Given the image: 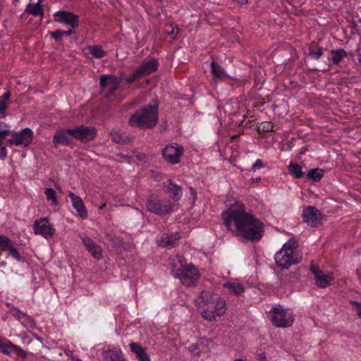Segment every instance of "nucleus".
I'll list each match as a JSON object with an SVG mask.
<instances>
[{
    "instance_id": "obj_23",
    "label": "nucleus",
    "mask_w": 361,
    "mask_h": 361,
    "mask_svg": "<svg viewBox=\"0 0 361 361\" xmlns=\"http://www.w3.org/2000/svg\"><path fill=\"white\" fill-rule=\"evenodd\" d=\"M130 348L140 361H150L149 356L147 353L145 348H142L140 343L132 342L130 344Z\"/></svg>"
},
{
    "instance_id": "obj_49",
    "label": "nucleus",
    "mask_w": 361,
    "mask_h": 361,
    "mask_svg": "<svg viewBox=\"0 0 361 361\" xmlns=\"http://www.w3.org/2000/svg\"><path fill=\"white\" fill-rule=\"evenodd\" d=\"M170 27L171 28V30H167V32L169 35H173L175 34V27L173 26V25H171Z\"/></svg>"
},
{
    "instance_id": "obj_44",
    "label": "nucleus",
    "mask_w": 361,
    "mask_h": 361,
    "mask_svg": "<svg viewBox=\"0 0 361 361\" xmlns=\"http://www.w3.org/2000/svg\"><path fill=\"white\" fill-rule=\"evenodd\" d=\"M261 127L264 131H269L271 129L270 123L266 122L261 124Z\"/></svg>"
},
{
    "instance_id": "obj_41",
    "label": "nucleus",
    "mask_w": 361,
    "mask_h": 361,
    "mask_svg": "<svg viewBox=\"0 0 361 361\" xmlns=\"http://www.w3.org/2000/svg\"><path fill=\"white\" fill-rule=\"evenodd\" d=\"M12 308L13 309V310H15L16 312L15 314H13V316L18 320H20L22 316L25 317L29 319H30V317L26 313L23 312L22 311L18 310L17 307H12Z\"/></svg>"
},
{
    "instance_id": "obj_30",
    "label": "nucleus",
    "mask_w": 361,
    "mask_h": 361,
    "mask_svg": "<svg viewBox=\"0 0 361 361\" xmlns=\"http://www.w3.org/2000/svg\"><path fill=\"white\" fill-rule=\"evenodd\" d=\"M25 12L34 16H43V6L39 4H29L26 7Z\"/></svg>"
},
{
    "instance_id": "obj_31",
    "label": "nucleus",
    "mask_w": 361,
    "mask_h": 361,
    "mask_svg": "<svg viewBox=\"0 0 361 361\" xmlns=\"http://www.w3.org/2000/svg\"><path fill=\"white\" fill-rule=\"evenodd\" d=\"M11 130L8 129H0V159H4L7 157V149L3 145V140L8 135H10Z\"/></svg>"
},
{
    "instance_id": "obj_47",
    "label": "nucleus",
    "mask_w": 361,
    "mask_h": 361,
    "mask_svg": "<svg viewBox=\"0 0 361 361\" xmlns=\"http://www.w3.org/2000/svg\"><path fill=\"white\" fill-rule=\"evenodd\" d=\"M190 193L193 197V202H195L197 199V192L193 188H190Z\"/></svg>"
},
{
    "instance_id": "obj_45",
    "label": "nucleus",
    "mask_w": 361,
    "mask_h": 361,
    "mask_svg": "<svg viewBox=\"0 0 361 361\" xmlns=\"http://www.w3.org/2000/svg\"><path fill=\"white\" fill-rule=\"evenodd\" d=\"M199 348L198 343H193L189 346L188 349L190 352L195 353Z\"/></svg>"
},
{
    "instance_id": "obj_9",
    "label": "nucleus",
    "mask_w": 361,
    "mask_h": 361,
    "mask_svg": "<svg viewBox=\"0 0 361 361\" xmlns=\"http://www.w3.org/2000/svg\"><path fill=\"white\" fill-rule=\"evenodd\" d=\"M12 138L8 139L7 142L11 145L27 147L33 140V132L30 128H25L20 132H12Z\"/></svg>"
},
{
    "instance_id": "obj_51",
    "label": "nucleus",
    "mask_w": 361,
    "mask_h": 361,
    "mask_svg": "<svg viewBox=\"0 0 361 361\" xmlns=\"http://www.w3.org/2000/svg\"><path fill=\"white\" fill-rule=\"evenodd\" d=\"M249 121H245V120L241 121L239 123V126H247Z\"/></svg>"
},
{
    "instance_id": "obj_19",
    "label": "nucleus",
    "mask_w": 361,
    "mask_h": 361,
    "mask_svg": "<svg viewBox=\"0 0 361 361\" xmlns=\"http://www.w3.org/2000/svg\"><path fill=\"white\" fill-rule=\"evenodd\" d=\"M71 128L61 130L57 131L53 137V144L56 147L59 145H62L65 146H71L72 144V140L70 137Z\"/></svg>"
},
{
    "instance_id": "obj_29",
    "label": "nucleus",
    "mask_w": 361,
    "mask_h": 361,
    "mask_svg": "<svg viewBox=\"0 0 361 361\" xmlns=\"http://www.w3.org/2000/svg\"><path fill=\"white\" fill-rule=\"evenodd\" d=\"M168 192L175 201H178L182 195V188L169 180Z\"/></svg>"
},
{
    "instance_id": "obj_3",
    "label": "nucleus",
    "mask_w": 361,
    "mask_h": 361,
    "mask_svg": "<svg viewBox=\"0 0 361 361\" xmlns=\"http://www.w3.org/2000/svg\"><path fill=\"white\" fill-rule=\"evenodd\" d=\"M297 247V242L293 239L284 243L274 256L277 265L283 269H288L291 265L299 263L302 257L298 253Z\"/></svg>"
},
{
    "instance_id": "obj_35",
    "label": "nucleus",
    "mask_w": 361,
    "mask_h": 361,
    "mask_svg": "<svg viewBox=\"0 0 361 361\" xmlns=\"http://www.w3.org/2000/svg\"><path fill=\"white\" fill-rule=\"evenodd\" d=\"M87 49L89 50L90 54L96 59H102L106 55L105 51L100 46L98 45L87 46Z\"/></svg>"
},
{
    "instance_id": "obj_17",
    "label": "nucleus",
    "mask_w": 361,
    "mask_h": 361,
    "mask_svg": "<svg viewBox=\"0 0 361 361\" xmlns=\"http://www.w3.org/2000/svg\"><path fill=\"white\" fill-rule=\"evenodd\" d=\"M33 226L36 234H40L46 238L52 236L54 233V229L47 218L35 221Z\"/></svg>"
},
{
    "instance_id": "obj_42",
    "label": "nucleus",
    "mask_w": 361,
    "mask_h": 361,
    "mask_svg": "<svg viewBox=\"0 0 361 361\" xmlns=\"http://www.w3.org/2000/svg\"><path fill=\"white\" fill-rule=\"evenodd\" d=\"M350 303L355 307L357 310V315L361 318V302L357 301H351Z\"/></svg>"
},
{
    "instance_id": "obj_10",
    "label": "nucleus",
    "mask_w": 361,
    "mask_h": 361,
    "mask_svg": "<svg viewBox=\"0 0 361 361\" xmlns=\"http://www.w3.org/2000/svg\"><path fill=\"white\" fill-rule=\"evenodd\" d=\"M147 210L159 216H164L172 212L173 207L171 202L163 203L154 197H151L146 203Z\"/></svg>"
},
{
    "instance_id": "obj_52",
    "label": "nucleus",
    "mask_w": 361,
    "mask_h": 361,
    "mask_svg": "<svg viewBox=\"0 0 361 361\" xmlns=\"http://www.w3.org/2000/svg\"><path fill=\"white\" fill-rule=\"evenodd\" d=\"M54 187H55V188H56V189H57L60 192H61V193L63 192H62V188H61V187L60 186V185H59V183H54Z\"/></svg>"
},
{
    "instance_id": "obj_54",
    "label": "nucleus",
    "mask_w": 361,
    "mask_h": 361,
    "mask_svg": "<svg viewBox=\"0 0 361 361\" xmlns=\"http://www.w3.org/2000/svg\"><path fill=\"white\" fill-rule=\"evenodd\" d=\"M235 85L233 86V87L235 88H239L240 87V85L242 84L241 82H235ZM243 85H245V83H243Z\"/></svg>"
},
{
    "instance_id": "obj_8",
    "label": "nucleus",
    "mask_w": 361,
    "mask_h": 361,
    "mask_svg": "<svg viewBox=\"0 0 361 361\" xmlns=\"http://www.w3.org/2000/svg\"><path fill=\"white\" fill-rule=\"evenodd\" d=\"M305 223L311 227H318L322 224L323 214L314 206L305 207L302 212Z\"/></svg>"
},
{
    "instance_id": "obj_1",
    "label": "nucleus",
    "mask_w": 361,
    "mask_h": 361,
    "mask_svg": "<svg viewBox=\"0 0 361 361\" xmlns=\"http://www.w3.org/2000/svg\"><path fill=\"white\" fill-rule=\"evenodd\" d=\"M222 217L226 226L241 238L242 242L259 241L264 233V224L244 209L224 212Z\"/></svg>"
},
{
    "instance_id": "obj_22",
    "label": "nucleus",
    "mask_w": 361,
    "mask_h": 361,
    "mask_svg": "<svg viewBox=\"0 0 361 361\" xmlns=\"http://www.w3.org/2000/svg\"><path fill=\"white\" fill-rule=\"evenodd\" d=\"M211 73L212 75V79L214 82H218L219 80H224L228 79L227 75L224 70L214 61H212L210 63Z\"/></svg>"
},
{
    "instance_id": "obj_11",
    "label": "nucleus",
    "mask_w": 361,
    "mask_h": 361,
    "mask_svg": "<svg viewBox=\"0 0 361 361\" xmlns=\"http://www.w3.org/2000/svg\"><path fill=\"white\" fill-rule=\"evenodd\" d=\"M184 152L183 147L178 144L168 145L163 149L161 154L163 158L171 164H176L180 161V157Z\"/></svg>"
},
{
    "instance_id": "obj_6",
    "label": "nucleus",
    "mask_w": 361,
    "mask_h": 361,
    "mask_svg": "<svg viewBox=\"0 0 361 361\" xmlns=\"http://www.w3.org/2000/svg\"><path fill=\"white\" fill-rule=\"evenodd\" d=\"M173 276L179 279L183 285L190 287L195 286L200 274L197 268L190 264L185 266L180 272L176 273Z\"/></svg>"
},
{
    "instance_id": "obj_27",
    "label": "nucleus",
    "mask_w": 361,
    "mask_h": 361,
    "mask_svg": "<svg viewBox=\"0 0 361 361\" xmlns=\"http://www.w3.org/2000/svg\"><path fill=\"white\" fill-rule=\"evenodd\" d=\"M111 137L112 141L117 144H127L130 142L129 137L125 133L115 130L111 133Z\"/></svg>"
},
{
    "instance_id": "obj_20",
    "label": "nucleus",
    "mask_w": 361,
    "mask_h": 361,
    "mask_svg": "<svg viewBox=\"0 0 361 361\" xmlns=\"http://www.w3.org/2000/svg\"><path fill=\"white\" fill-rule=\"evenodd\" d=\"M68 196L71 200L73 207L76 210L79 216L82 219H86L87 212L82 198L72 192H69Z\"/></svg>"
},
{
    "instance_id": "obj_21",
    "label": "nucleus",
    "mask_w": 361,
    "mask_h": 361,
    "mask_svg": "<svg viewBox=\"0 0 361 361\" xmlns=\"http://www.w3.org/2000/svg\"><path fill=\"white\" fill-rule=\"evenodd\" d=\"M180 238V235L178 233L173 234L164 233L161 235L159 245L160 246L171 248L174 247L177 241Z\"/></svg>"
},
{
    "instance_id": "obj_13",
    "label": "nucleus",
    "mask_w": 361,
    "mask_h": 361,
    "mask_svg": "<svg viewBox=\"0 0 361 361\" xmlns=\"http://www.w3.org/2000/svg\"><path fill=\"white\" fill-rule=\"evenodd\" d=\"M310 271L313 274L315 284L321 288H325L331 284L334 281V275L331 272L324 274V271L314 264L310 267Z\"/></svg>"
},
{
    "instance_id": "obj_43",
    "label": "nucleus",
    "mask_w": 361,
    "mask_h": 361,
    "mask_svg": "<svg viewBox=\"0 0 361 361\" xmlns=\"http://www.w3.org/2000/svg\"><path fill=\"white\" fill-rule=\"evenodd\" d=\"M264 166V163L262 161L259 159H257V161L255 162V164L252 165V169L255 171L257 169H259Z\"/></svg>"
},
{
    "instance_id": "obj_2",
    "label": "nucleus",
    "mask_w": 361,
    "mask_h": 361,
    "mask_svg": "<svg viewBox=\"0 0 361 361\" xmlns=\"http://www.w3.org/2000/svg\"><path fill=\"white\" fill-rule=\"evenodd\" d=\"M158 98L154 99V104H147L137 109L129 119V124L141 129L152 128L158 122Z\"/></svg>"
},
{
    "instance_id": "obj_56",
    "label": "nucleus",
    "mask_w": 361,
    "mask_h": 361,
    "mask_svg": "<svg viewBox=\"0 0 361 361\" xmlns=\"http://www.w3.org/2000/svg\"><path fill=\"white\" fill-rule=\"evenodd\" d=\"M358 62H359V64L361 66V54L358 56Z\"/></svg>"
},
{
    "instance_id": "obj_26",
    "label": "nucleus",
    "mask_w": 361,
    "mask_h": 361,
    "mask_svg": "<svg viewBox=\"0 0 361 361\" xmlns=\"http://www.w3.org/2000/svg\"><path fill=\"white\" fill-rule=\"evenodd\" d=\"M214 295H217V294L204 290L198 298L197 302L200 300V302H202L203 305L206 306V307H209L214 305V300L213 298Z\"/></svg>"
},
{
    "instance_id": "obj_28",
    "label": "nucleus",
    "mask_w": 361,
    "mask_h": 361,
    "mask_svg": "<svg viewBox=\"0 0 361 361\" xmlns=\"http://www.w3.org/2000/svg\"><path fill=\"white\" fill-rule=\"evenodd\" d=\"M11 96V92H5V93L0 97V118H5L6 116L5 111L10 102Z\"/></svg>"
},
{
    "instance_id": "obj_48",
    "label": "nucleus",
    "mask_w": 361,
    "mask_h": 361,
    "mask_svg": "<svg viewBox=\"0 0 361 361\" xmlns=\"http://www.w3.org/2000/svg\"><path fill=\"white\" fill-rule=\"evenodd\" d=\"M0 129H8L9 130V126L4 123L2 122H0Z\"/></svg>"
},
{
    "instance_id": "obj_15",
    "label": "nucleus",
    "mask_w": 361,
    "mask_h": 361,
    "mask_svg": "<svg viewBox=\"0 0 361 361\" xmlns=\"http://www.w3.org/2000/svg\"><path fill=\"white\" fill-rule=\"evenodd\" d=\"M124 74H121L119 76L115 75H102L100 77L99 85L101 88H109L110 90H117L121 83L124 80Z\"/></svg>"
},
{
    "instance_id": "obj_38",
    "label": "nucleus",
    "mask_w": 361,
    "mask_h": 361,
    "mask_svg": "<svg viewBox=\"0 0 361 361\" xmlns=\"http://www.w3.org/2000/svg\"><path fill=\"white\" fill-rule=\"evenodd\" d=\"M44 194L48 200L51 201V204L54 206H56L59 204V202L56 198V192L54 189L49 188H47L44 191Z\"/></svg>"
},
{
    "instance_id": "obj_33",
    "label": "nucleus",
    "mask_w": 361,
    "mask_h": 361,
    "mask_svg": "<svg viewBox=\"0 0 361 361\" xmlns=\"http://www.w3.org/2000/svg\"><path fill=\"white\" fill-rule=\"evenodd\" d=\"M323 176L324 171L319 168L311 169L306 175L308 180H311L314 182L319 181Z\"/></svg>"
},
{
    "instance_id": "obj_55",
    "label": "nucleus",
    "mask_w": 361,
    "mask_h": 361,
    "mask_svg": "<svg viewBox=\"0 0 361 361\" xmlns=\"http://www.w3.org/2000/svg\"><path fill=\"white\" fill-rule=\"evenodd\" d=\"M252 182H256V183H259L260 180H261V178H251L250 180Z\"/></svg>"
},
{
    "instance_id": "obj_37",
    "label": "nucleus",
    "mask_w": 361,
    "mask_h": 361,
    "mask_svg": "<svg viewBox=\"0 0 361 361\" xmlns=\"http://www.w3.org/2000/svg\"><path fill=\"white\" fill-rule=\"evenodd\" d=\"M106 361H126L122 356L121 352L109 350L105 355Z\"/></svg>"
},
{
    "instance_id": "obj_46",
    "label": "nucleus",
    "mask_w": 361,
    "mask_h": 361,
    "mask_svg": "<svg viewBox=\"0 0 361 361\" xmlns=\"http://www.w3.org/2000/svg\"><path fill=\"white\" fill-rule=\"evenodd\" d=\"M257 360L259 361H266L267 360V356L265 353H262L257 355Z\"/></svg>"
},
{
    "instance_id": "obj_57",
    "label": "nucleus",
    "mask_w": 361,
    "mask_h": 361,
    "mask_svg": "<svg viewBox=\"0 0 361 361\" xmlns=\"http://www.w3.org/2000/svg\"><path fill=\"white\" fill-rule=\"evenodd\" d=\"M6 305H7V307H10V308H11V310H13V309L12 308V307H13V306H11L10 303H7V304H6Z\"/></svg>"
},
{
    "instance_id": "obj_5",
    "label": "nucleus",
    "mask_w": 361,
    "mask_h": 361,
    "mask_svg": "<svg viewBox=\"0 0 361 361\" xmlns=\"http://www.w3.org/2000/svg\"><path fill=\"white\" fill-rule=\"evenodd\" d=\"M70 133L71 137L86 144L94 140L97 135V129L94 126L79 125L71 128Z\"/></svg>"
},
{
    "instance_id": "obj_12",
    "label": "nucleus",
    "mask_w": 361,
    "mask_h": 361,
    "mask_svg": "<svg viewBox=\"0 0 361 361\" xmlns=\"http://www.w3.org/2000/svg\"><path fill=\"white\" fill-rule=\"evenodd\" d=\"M0 252H7L8 255L19 262L24 263L25 259L20 255L18 250L14 247L13 242L4 235H0Z\"/></svg>"
},
{
    "instance_id": "obj_58",
    "label": "nucleus",
    "mask_w": 361,
    "mask_h": 361,
    "mask_svg": "<svg viewBox=\"0 0 361 361\" xmlns=\"http://www.w3.org/2000/svg\"><path fill=\"white\" fill-rule=\"evenodd\" d=\"M43 0H38L37 3V4H41V3L42 2Z\"/></svg>"
},
{
    "instance_id": "obj_34",
    "label": "nucleus",
    "mask_w": 361,
    "mask_h": 361,
    "mask_svg": "<svg viewBox=\"0 0 361 361\" xmlns=\"http://www.w3.org/2000/svg\"><path fill=\"white\" fill-rule=\"evenodd\" d=\"M224 286L231 290L235 295H239L244 291L242 284L236 282L228 281L225 283Z\"/></svg>"
},
{
    "instance_id": "obj_16",
    "label": "nucleus",
    "mask_w": 361,
    "mask_h": 361,
    "mask_svg": "<svg viewBox=\"0 0 361 361\" xmlns=\"http://www.w3.org/2000/svg\"><path fill=\"white\" fill-rule=\"evenodd\" d=\"M16 352L17 355L25 359L27 353L20 346L13 344L11 341L6 339H0V353L6 355H11L13 353Z\"/></svg>"
},
{
    "instance_id": "obj_36",
    "label": "nucleus",
    "mask_w": 361,
    "mask_h": 361,
    "mask_svg": "<svg viewBox=\"0 0 361 361\" xmlns=\"http://www.w3.org/2000/svg\"><path fill=\"white\" fill-rule=\"evenodd\" d=\"M73 33V30H57L50 32V35L57 42H60L63 36H70Z\"/></svg>"
},
{
    "instance_id": "obj_7",
    "label": "nucleus",
    "mask_w": 361,
    "mask_h": 361,
    "mask_svg": "<svg viewBox=\"0 0 361 361\" xmlns=\"http://www.w3.org/2000/svg\"><path fill=\"white\" fill-rule=\"evenodd\" d=\"M158 65V61L155 59L144 61L129 77L126 78V83H132L142 76L153 73L157 69Z\"/></svg>"
},
{
    "instance_id": "obj_18",
    "label": "nucleus",
    "mask_w": 361,
    "mask_h": 361,
    "mask_svg": "<svg viewBox=\"0 0 361 361\" xmlns=\"http://www.w3.org/2000/svg\"><path fill=\"white\" fill-rule=\"evenodd\" d=\"M79 236L86 249L91 253L92 256L97 259H102V254L100 246L97 245L92 239L85 234H80Z\"/></svg>"
},
{
    "instance_id": "obj_53",
    "label": "nucleus",
    "mask_w": 361,
    "mask_h": 361,
    "mask_svg": "<svg viewBox=\"0 0 361 361\" xmlns=\"http://www.w3.org/2000/svg\"><path fill=\"white\" fill-rule=\"evenodd\" d=\"M356 274H357L358 280L361 282V271L357 270Z\"/></svg>"
},
{
    "instance_id": "obj_39",
    "label": "nucleus",
    "mask_w": 361,
    "mask_h": 361,
    "mask_svg": "<svg viewBox=\"0 0 361 361\" xmlns=\"http://www.w3.org/2000/svg\"><path fill=\"white\" fill-rule=\"evenodd\" d=\"M202 317L209 322L214 321L216 319V312L212 310L211 306L206 307L202 312Z\"/></svg>"
},
{
    "instance_id": "obj_25",
    "label": "nucleus",
    "mask_w": 361,
    "mask_h": 361,
    "mask_svg": "<svg viewBox=\"0 0 361 361\" xmlns=\"http://www.w3.org/2000/svg\"><path fill=\"white\" fill-rule=\"evenodd\" d=\"M330 53L331 56L329 58V65L338 64L347 56V52L343 49L331 50Z\"/></svg>"
},
{
    "instance_id": "obj_4",
    "label": "nucleus",
    "mask_w": 361,
    "mask_h": 361,
    "mask_svg": "<svg viewBox=\"0 0 361 361\" xmlns=\"http://www.w3.org/2000/svg\"><path fill=\"white\" fill-rule=\"evenodd\" d=\"M267 317L272 324L278 328L290 326L294 320L292 312L281 305L273 307L272 310L268 312Z\"/></svg>"
},
{
    "instance_id": "obj_32",
    "label": "nucleus",
    "mask_w": 361,
    "mask_h": 361,
    "mask_svg": "<svg viewBox=\"0 0 361 361\" xmlns=\"http://www.w3.org/2000/svg\"><path fill=\"white\" fill-rule=\"evenodd\" d=\"M288 170L290 174L295 178H300L304 176L305 173L302 170V167L296 163L291 161L288 166Z\"/></svg>"
},
{
    "instance_id": "obj_14",
    "label": "nucleus",
    "mask_w": 361,
    "mask_h": 361,
    "mask_svg": "<svg viewBox=\"0 0 361 361\" xmlns=\"http://www.w3.org/2000/svg\"><path fill=\"white\" fill-rule=\"evenodd\" d=\"M54 20L56 22L66 23L71 26L69 30H73L74 32L75 29L79 26V17L73 13L60 11L54 13Z\"/></svg>"
},
{
    "instance_id": "obj_24",
    "label": "nucleus",
    "mask_w": 361,
    "mask_h": 361,
    "mask_svg": "<svg viewBox=\"0 0 361 361\" xmlns=\"http://www.w3.org/2000/svg\"><path fill=\"white\" fill-rule=\"evenodd\" d=\"M214 302L211 307L216 312V315L222 316L225 314L226 310V302L225 300L220 298V296L217 294V295H214L213 298Z\"/></svg>"
},
{
    "instance_id": "obj_50",
    "label": "nucleus",
    "mask_w": 361,
    "mask_h": 361,
    "mask_svg": "<svg viewBox=\"0 0 361 361\" xmlns=\"http://www.w3.org/2000/svg\"><path fill=\"white\" fill-rule=\"evenodd\" d=\"M105 92V94H104V97L105 98H109V97H111V95H113V94H114V92H113V91H111V92Z\"/></svg>"
},
{
    "instance_id": "obj_40",
    "label": "nucleus",
    "mask_w": 361,
    "mask_h": 361,
    "mask_svg": "<svg viewBox=\"0 0 361 361\" xmlns=\"http://www.w3.org/2000/svg\"><path fill=\"white\" fill-rule=\"evenodd\" d=\"M309 54L313 59H318L322 55V48L318 47L316 51L312 48H310Z\"/></svg>"
}]
</instances>
